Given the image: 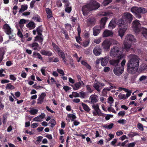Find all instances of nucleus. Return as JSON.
Masks as SVG:
<instances>
[{
	"label": "nucleus",
	"instance_id": "obj_1",
	"mask_svg": "<svg viewBox=\"0 0 147 147\" xmlns=\"http://www.w3.org/2000/svg\"><path fill=\"white\" fill-rule=\"evenodd\" d=\"M139 65L138 57L134 55L128 61L127 64L128 71L131 74H134L137 70Z\"/></svg>",
	"mask_w": 147,
	"mask_h": 147
},
{
	"label": "nucleus",
	"instance_id": "obj_2",
	"mask_svg": "<svg viewBox=\"0 0 147 147\" xmlns=\"http://www.w3.org/2000/svg\"><path fill=\"white\" fill-rule=\"evenodd\" d=\"M123 49L121 47L114 46L111 49L110 52V55L112 57H116L121 59L123 58Z\"/></svg>",
	"mask_w": 147,
	"mask_h": 147
},
{
	"label": "nucleus",
	"instance_id": "obj_3",
	"mask_svg": "<svg viewBox=\"0 0 147 147\" xmlns=\"http://www.w3.org/2000/svg\"><path fill=\"white\" fill-rule=\"evenodd\" d=\"M133 17V15L130 13L125 12L123 14L122 18L118 20V23L122 24L128 26V24L132 21Z\"/></svg>",
	"mask_w": 147,
	"mask_h": 147
},
{
	"label": "nucleus",
	"instance_id": "obj_4",
	"mask_svg": "<svg viewBox=\"0 0 147 147\" xmlns=\"http://www.w3.org/2000/svg\"><path fill=\"white\" fill-rule=\"evenodd\" d=\"M136 40L134 36L132 35L127 34L125 36L124 42L125 49L128 50L131 47L132 44L134 43Z\"/></svg>",
	"mask_w": 147,
	"mask_h": 147
},
{
	"label": "nucleus",
	"instance_id": "obj_5",
	"mask_svg": "<svg viewBox=\"0 0 147 147\" xmlns=\"http://www.w3.org/2000/svg\"><path fill=\"white\" fill-rule=\"evenodd\" d=\"M131 11L135 14L138 13H145L147 12V10L144 8L134 7L131 8Z\"/></svg>",
	"mask_w": 147,
	"mask_h": 147
},
{
	"label": "nucleus",
	"instance_id": "obj_6",
	"mask_svg": "<svg viewBox=\"0 0 147 147\" xmlns=\"http://www.w3.org/2000/svg\"><path fill=\"white\" fill-rule=\"evenodd\" d=\"M118 23L119 26V29L118 31V34L122 38L124 36L128 26L122 24Z\"/></svg>",
	"mask_w": 147,
	"mask_h": 147
},
{
	"label": "nucleus",
	"instance_id": "obj_7",
	"mask_svg": "<svg viewBox=\"0 0 147 147\" xmlns=\"http://www.w3.org/2000/svg\"><path fill=\"white\" fill-rule=\"evenodd\" d=\"M88 3L92 10L97 9L100 6L99 3L94 0H91Z\"/></svg>",
	"mask_w": 147,
	"mask_h": 147
},
{
	"label": "nucleus",
	"instance_id": "obj_8",
	"mask_svg": "<svg viewBox=\"0 0 147 147\" xmlns=\"http://www.w3.org/2000/svg\"><path fill=\"white\" fill-rule=\"evenodd\" d=\"M52 46L55 51L58 54L59 57L65 54L63 50L60 47L57 45L55 43L52 42Z\"/></svg>",
	"mask_w": 147,
	"mask_h": 147
},
{
	"label": "nucleus",
	"instance_id": "obj_9",
	"mask_svg": "<svg viewBox=\"0 0 147 147\" xmlns=\"http://www.w3.org/2000/svg\"><path fill=\"white\" fill-rule=\"evenodd\" d=\"M133 28L136 33L140 31V24L139 21L136 20L133 21L132 23Z\"/></svg>",
	"mask_w": 147,
	"mask_h": 147
},
{
	"label": "nucleus",
	"instance_id": "obj_10",
	"mask_svg": "<svg viewBox=\"0 0 147 147\" xmlns=\"http://www.w3.org/2000/svg\"><path fill=\"white\" fill-rule=\"evenodd\" d=\"M82 10L84 16L87 15L89 12L92 11L88 3L83 6Z\"/></svg>",
	"mask_w": 147,
	"mask_h": 147
},
{
	"label": "nucleus",
	"instance_id": "obj_11",
	"mask_svg": "<svg viewBox=\"0 0 147 147\" xmlns=\"http://www.w3.org/2000/svg\"><path fill=\"white\" fill-rule=\"evenodd\" d=\"M92 108L94 109L98 116L105 117L106 114L102 113L99 108V106L98 104H93L92 106Z\"/></svg>",
	"mask_w": 147,
	"mask_h": 147
},
{
	"label": "nucleus",
	"instance_id": "obj_12",
	"mask_svg": "<svg viewBox=\"0 0 147 147\" xmlns=\"http://www.w3.org/2000/svg\"><path fill=\"white\" fill-rule=\"evenodd\" d=\"M84 85L83 81H81L76 82L74 85H71V86L72 87L74 90H76L81 88L82 86H84Z\"/></svg>",
	"mask_w": 147,
	"mask_h": 147
},
{
	"label": "nucleus",
	"instance_id": "obj_13",
	"mask_svg": "<svg viewBox=\"0 0 147 147\" xmlns=\"http://www.w3.org/2000/svg\"><path fill=\"white\" fill-rule=\"evenodd\" d=\"M124 71V68H121L120 66H116L113 69L114 74L117 76H120Z\"/></svg>",
	"mask_w": 147,
	"mask_h": 147
},
{
	"label": "nucleus",
	"instance_id": "obj_14",
	"mask_svg": "<svg viewBox=\"0 0 147 147\" xmlns=\"http://www.w3.org/2000/svg\"><path fill=\"white\" fill-rule=\"evenodd\" d=\"M77 31L78 32V36L76 37V41L80 45L82 44V43L80 41L82 40V38L80 37V34L81 31V28L79 24H78L77 28Z\"/></svg>",
	"mask_w": 147,
	"mask_h": 147
},
{
	"label": "nucleus",
	"instance_id": "obj_15",
	"mask_svg": "<svg viewBox=\"0 0 147 147\" xmlns=\"http://www.w3.org/2000/svg\"><path fill=\"white\" fill-rule=\"evenodd\" d=\"M3 28L4 32L8 35H10L12 33V30L11 29L9 26L7 24H5L3 26Z\"/></svg>",
	"mask_w": 147,
	"mask_h": 147
},
{
	"label": "nucleus",
	"instance_id": "obj_16",
	"mask_svg": "<svg viewBox=\"0 0 147 147\" xmlns=\"http://www.w3.org/2000/svg\"><path fill=\"white\" fill-rule=\"evenodd\" d=\"M102 52V49L99 45L95 47L93 50L94 54L96 56L100 55Z\"/></svg>",
	"mask_w": 147,
	"mask_h": 147
},
{
	"label": "nucleus",
	"instance_id": "obj_17",
	"mask_svg": "<svg viewBox=\"0 0 147 147\" xmlns=\"http://www.w3.org/2000/svg\"><path fill=\"white\" fill-rule=\"evenodd\" d=\"M102 28L100 26H95L93 28V34L94 36H97L100 32V31Z\"/></svg>",
	"mask_w": 147,
	"mask_h": 147
},
{
	"label": "nucleus",
	"instance_id": "obj_18",
	"mask_svg": "<svg viewBox=\"0 0 147 147\" xmlns=\"http://www.w3.org/2000/svg\"><path fill=\"white\" fill-rule=\"evenodd\" d=\"M111 45V43L108 40H105L102 44V47L104 49L107 50L109 49Z\"/></svg>",
	"mask_w": 147,
	"mask_h": 147
},
{
	"label": "nucleus",
	"instance_id": "obj_19",
	"mask_svg": "<svg viewBox=\"0 0 147 147\" xmlns=\"http://www.w3.org/2000/svg\"><path fill=\"white\" fill-rule=\"evenodd\" d=\"M29 46L33 49L34 51H39L41 49L37 42H34L29 45Z\"/></svg>",
	"mask_w": 147,
	"mask_h": 147
},
{
	"label": "nucleus",
	"instance_id": "obj_20",
	"mask_svg": "<svg viewBox=\"0 0 147 147\" xmlns=\"http://www.w3.org/2000/svg\"><path fill=\"white\" fill-rule=\"evenodd\" d=\"M118 59H113L111 60H110L109 62L110 65L114 66L116 67V66H120L119 64V63L120 62V60L121 59H120L119 58H117Z\"/></svg>",
	"mask_w": 147,
	"mask_h": 147
},
{
	"label": "nucleus",
	"instance_id": "obj_21",
	"mask_svg": "<svg viewBox=\"0 0 147 147\" xmlns=\"http://www.w3.org/2000/svg\"><path fill=\"white\" fill-rule=\"evenodd\" d=\"M96 20L94 17H90L87 20L86 22L90 25L94 26L95 24Z\"/></svg>",
	"mask_w": 147,
	"mask_h": 147
},
{
	"label": "nucleus",
	"instance_id": "obj_22",
	"mask_svg": "<svg viewBox=\"0 0 147 147\" xmlns=\"http://www.w3.org/2000/svg\"><path fill=\"white\" fill-rule=\"evenodd\" d=\"M46 96V94L45 93H42L39 96L38 99L37 103L38 104H41L43 102L45 97Z\"/></svg>",
	"mask_w": 147,
	"mask_h": 147
},
{
	"label": "nucleus",
	"instance_id": "obj_23",
	"mask_svg": "<svg viewBox=\"0 0 147 147\" xmlns=\"http://www.w3.org/2000/svg\"><path fill=\"white\" fill-rule=\"evenodd\" d=\"M109 60V57L106 56L101 59V65L103 66H105L108 63Z\"/></svg>",
	"mask_w": 147,
	"mask_h": 147
},
{
	"label": "nucleus",
	"instance_id": "obj_24",
	"mask_svg": "<svg viewBox=\"0 0 147 147\" xmlns=\"http://www.w3.org/2000/svg\"><path fill=\"white\" fill-rule=\"evenodd\" d=\"M43 36L37 35L35 38L34 41H38L42 45L43 41Z\"/></svg>",
	"mask_w": 147,
	"mask_h": 147
},
{
	"label": "nucleus",
	"instance_id": "obj_25",
	"mask_svg": "<svg viewBox=\"0 0 147 147\" xmlns=\"http://www.w3.org/2000/svg\"><path fill=\"white\" fill-rule=\"evenodd\" d=\"M107 19V17H103L101 19L100 25V26L102 28H104Z\"/></svg>",
	"mask_w": 147,
	"mask_h": 147
},
{
	"label": "nucleus",
	"instance_id": "obj_26",
	"mask_svg": "<svg viewBox=\"0 0 147 147\" xmlns=\"http://www.w3.org/2000/svg\"><path fill=\"white\" fill-rule=\"evenodd\" d=\"M113 34V33L111 31L106 30H105L103 34V36L104 37H107L111 36Z\"/></svg>",
	"mask_w": 147,
	"mask_h": 147
},
{
	"label": "nucleus",
	"instance_id": "obj_27",
	"mask_svg": "<svg viewBox=\"0 0 147 147\" xmlns=\"http://www.w3.org/2000/svg\"><path fill=\"white\" fill-rule=\"evenodd\" d=\"M5 54V51L3 48H0V65L3 58V56Z\"/></svg>",
	"mask_w": 147,
	"mask_h": 147
},
{
	"label": "nucleus",
	"instance_id": "obj_28",
	"mask_svg": "<svg viewBox=\"0 0 147 147\" xmlns=\"http://www.w3.org/2000/svg\"><path fill=\"white\" fill-rule=\"evenodd\" d=\"M26 26L30 29H33L36 27L35 23L32 21H30L28 23L26 24Z\"/></svg>",
	"mask_w": 147,
	"mask_h": 147
},
{
	"label": "nucleus",
	"instance_id": "obj_29",
	"mask_svg": "<svg viewBox=\"0 0 147 147\" xmlns=\"http://www.w3.org/2000/svg\"><path fill=\"white\" fill-rule=\"evenodd\" d=\"M100 82H97L96 83H94L93 85V87L98 92H100Z\"/></svg>",
	"mask_w": 147,
	"mask_h": 147
},
{
	"label": "nucleus",
	"instance_id": "obj_30",
	"mask_svg": "<svg viewBox=\"0 0 147 147\" xmlns=\"http://www.w3.org/2000/svg\"><path fill=\"white\" fill-rule=\"evenodd\" d=\"M46 11L47 13V16L48 18H49L51 17H53L52 11L50 9L46 8Z\"/></svg>",
	"mask_w": 147,
	"mask_h": 147
},
{
	"label": "nucleus",
	"instance_id": "obj_31",
	"mask_svg": "<svg viewBox=\"0 0 147 147\" xmlns=\"http://www.w3.org/2000/svg\"><path fill=\"white\" fill-rule=\"evenodd\" d=\"M36 31L38 35L42 36V33L43 31V28L42 26H39L36 28Z\"/></svg>",
	"mask_w": 147,
	"mask_h": 147
},
{
	"label": "nucleus",
	"instance_id": "obj_32",
	"mask_svg": "<svg viewBox=\"0 0 147 147\" xmlns=\"http://www.w3.org/2000/svg\"><path fill=\"white\" fill-rule=\"evenodd\" d=\"M90 102L92 104H94L97 102L98 100L94 96L92 95L90 97Z\"/></svg>",
	"mask_w": 147,
	"mask_h": 147
},
{
	"label": "nucleus",
	"instance_id": "obj_33",
	"mask_svg": "<svg viewBox=\"0 0 147 147\" xmlns=\"http://www.w3.org/2000/svg\"><path fill=\"white\" fill-rule=\"evenodd\" d=\"M82 65L84 66L87 69L90 70L91 69V66L88 63L84 61H81Z\"/></svg>",
	"mask_w": 147,
	"mask_h": 147
},
{
	"label": "nucleus",
	"instance_id": "obj_34",
	"mask_svg": "<svg viewBox=\"0 0 147 147\" xmlns=\"http://www.w3.org/2000/svg\"><path fill=\"white\" fill-rule=\"evenodd\" d=\"M70 19H71V21L72 22V27H74L76 23L75 22H76L77 20V19L76 18L73 16H71L70 18Z\"/></svg>",
	"mask_w": 147,
	"mask_h": 147
},
{
	"label": "nucleus",
	"instance_id": "obj_35",
	"mask_svg": "<svg viewBox=\"0 0 147 147\" xmlns=\"http://www.w3.org/2000/svg\"><path fill=\"white\" fill-rule=\"evenodd\" d=\"M141 33L143 36L145 38L147 37V29L143 28L141 29Z\"/></svg>",
	"mask_w": 147,
	"mask_h": 147
},
{
	"label": "nucleus",
	"instance_id": "obj_36",
	"mask_svg": "<svg viewBox=\"0 0 147 147\" xmlns=\"http://www.w3.org/2000/svg\"><path fill=\"white\" fill-rule=\"evenodd\" d=\"M28 8V6L27 5H22L21 8L19 10V12L20 13H22L25 10L27 9Z\"/></svg>",
	"mask_w": 147,
	"mask_h": 147
},
{
	"label": "nucleus",
	"instance_id": "obj_37",
	"mask_svg": "<svg viewBox=\"0 0 147 147\" xmlns=\"http://www.w3.org/2000/svg\"><path fill=\"white\" fill-rule=\"evenodd\" d=\"M82 105L83 107L84 110L86 111L89 112L90 111V109L87 105L82 103Z\"/></svg>",
	"mask_w": 147,
	"mask_h": 147
},
{
	"label": "nucleus",
	"instance_id": "obj_38",
	"mask_svg": "<svg viewBox=\"0 0 147 147\" xmlns=\"http://www.w3.org/2000/svg\"><path fill=\"white\" fill-rule=\"evenodd\" d=\"M90 41V39H88L83 42L81 45H82L84 47H86L88 45Z\"/></svg>",
	"mask_w": 147,
	"mask_h": 147
},
{
	"label": "nucleus",
	"instance_id": "obj_39",
	"mask_svg": "<svg viewBox=\"0 0 147 147\" xmlns=\"http://www.w3.org/2000/svg\"><path fill=\"white\" fill-rule=\"evenodd\" d=\"M32 19L33 20H36V22H40L41 18L40 16L38 15H36L33 16Z\"/></svg>",
	"mask_w": 147,
	"mask_h": 147
},
{
	"label": "nucleus",
	"instance_id": "obj_40",
	"mask_svg": "<svg viewBox=\"0 0 147 147\" xmlns=\"http://www.w3.org/2000/svg\"><path fill=\"white\" fill-rule=\"evenodd\" d=\"M49 123L51 124L50 127L52 128H53L56 124L55 120L54 119H52L49 122Z\"/></svg>",
	"mask_w": 147,
	"mask_h": 147
},
{
	"label": "nucleus",
	"instance_id": "obj_41",
	"mask_svg": "<svg viewBox=\"0 0 147 147\" xmlns=\"http://www.w3.org/2000/svg\"><path fill=\"white\" fill-rule=\"evenodd\" d=\"M112 1V0H104L102 4L104 6H106Z\"/></svg>",
	"mask_w": 147,
	"mask_h": 147
},
{
	"label": "nucleus",
	"instance_id": "obj_42",
	"mask_svg": "<svg viewBox=\"0 0 147 147\" xmlns=\"http://www.w3.org/2000/svg\"><path fill=\"white\" fill-rule=\"evenodd\" d=\"M5 88L6 89L12 90L14 89L15 88L11 83H9L7 85Z\"/></svg>",
	"mask_w": 147,
	"mask_h": 147
},
{
	"label": "nucleus",
	"instance_id": "obj_43",
	"mask_svg": "<svg viewBox=\"0 0 147 147\" xmlns=\"http://www.w3.org/2000/svg\"><path fill=\"white\" fill-rule=\"evenodd\" d=\"M8 114L5 113L3 115V124H5L7 122Z\"/></svg>",
	"mask_w": 147,
	"mask_h": 147
},
{
	"label": "nucleus",
	"instance_id": "obj_44",
	"mask_svg": "<svg viewBox=\"0 0 147 147\" xmlns=\"http://www.w3.org/2000/svg\"><path fill=\"white\" fill-rule=\"evenodd\" d=\"M38 110L36 109H33L30 110L29 112L32 115H34L37 114L38 112Z\"/></svg>",
	"mask_w": 147,
	"mask_h": 147
},
{
	"label": "nucleus",
	"instance_id": "obj_45",
	"mask_svg": "<svg viewBox=\"0 0 147 147\" xmlns=\"http://www.w3.org/2000/svg\"><path fill=\"white\" fill-rule=\"evenodd\" d=\"M118 97L119 99L120 100H125L127 99L125 96V95L124 94H123L121 93L119 94L118 96Z\"/></svg>",
	"mask_w": 147,
	"mask_h": 147
},
{
	"label": "nucleus",
	"instance_id": "obj_46",
	"mask_svg": "<svg viewBox=\"0 0 147 147\" xmlns=\"http://www.w3.org/2000/svg\"><path fill=\"white\" fill-rule=\"evenodd\" d=\"M67 117L69 118H72L71 119L72 121H74V119L76 118V116L75 115L72 114H69L67 115Z\"/></svg>",
	"mask_w": 147,
	"mask_h": 147
},
{
	"label": "nucleus",
	"instance_id": "obj_47",
	"mask_svg": "<svg viewBox=\"0 0 147 147\" xmlns=\"http://www.w3.org/2000/svg\"><path fill=\"white\" fill-rule=\"evenodd\" d=\"M115 22L114 21L111 20L109 24V26L112 28H114L115 26Z\"/></svg>",
	"mask_w": 147,
	"mask_h": 147
},
{
	"label": "nucleus",
	"instance_id": "obj_48",
	"mask_svg": "<svg viewBox=\"0 0 147 147\" xmlns=\"http://www.w3.org/2000/svg\"><path fill=\"white\" fill-rule=\"evenodd\" d=\"M79 94H80V97L82 98H85L86 95V92L84 91H81L79 93Z\"/></svg>",
	"mask_w": 147,
	"mask_h": 147
},
{
	"label": "nucleus",
	"instance_id": "obj_49",
	"mask_svg": "<svg viewBox=\"0 0 147 147\" xmlns=\"http://www.w3.org/2000/svg\"><path fill=\"white\" fill-rule=\"evenodd\" d=\"M18 31L17 33V35L20 38H22L24 37V36L23 35L22 33L21 32L20 30V29H18Z\"/></svg>",
	"mask_w": 147,
	"mask_h": 147
},
{
	"label": "nucleus",
	"instance_id": "obj_50",
	"mask_svg": "<svg viewBox=\"0 0 147 147\" xmlns=\"http://www.w3.org/2000/svg\"><path fill=\"white\" fill-rule=\"evenodd\" d=\"M114 99L111 96H110L108 98L107 102L109 104H111L113 102Z\"/></svg>",
	"mask_w": 147,
	"mask_h": 147
},
{
	"label": "nucleus",
	"instance_id": "obj_51",
	"mask_svg": "<svg viewBox=\"0 0 147 147\" xmlns=\"http://www.w3.org/2000/svg\"><path fill=\"white\" fill-rule=\"evenodd\" d=\"M137 127L141 131L144 130V128L143 125L140 123H138L137 125Z\"/></svg>",
	"mask_w": 147,
	"mask_h": 147
},
{
	"label": "nucleus",
	"instance_id": "obj_52",
	"mask_svg": "<svg viewBox=\"0 0 147 147\" xmlns=\"http://www.w3.org/2000/svg\"><path fill=\"white\" fill-rule=\"evenodd\" d=\"M86 88L87 90L89 92L91 93L93 92V90L92 89L90 86L89 85H87L86 86Z\"/></svg>",
	"mask_w": 147,
	"mask_h": 147
},
{
	"label": "nucleus",
	"instance_id": "obj_53",
	"mask_svg": "<svg viewBox=\"0 0 147 147\" xmlns=\"http://www.w3.org/2000/svg\"><path fill=\"white\" fill-rule=\"evenodd\" d=\"M125 111H120L118 113V115L119 116H121L122 117H123L125 115Z\"/></svg>",
	"mask_w": 147,
	"mask_h": 147
},
{
	"label": "nucleus",
	"instance_id": "obj_54",
	"mask_svg": "<svg viewBox=\"0 0 147 147\" xmlns=\"http://www.w3.org/2000/svg\"><path fill=\"white\" fill-rule=\"evenodd\" d=\"M19 23L20 24H26L27 23L26 20L24 19H22L20 20Z\"/></svg>",
	"mask_w": 147,
	"mask_h": 147
},
{
	"label": "nucleus",
	"instance_id": "obj_55",
	"mask_svg": "<svg viewBox=\"0 0 147 147\" xmlns=\"http://www.w3.org/2000/svg\"><path fill=\"white\" fill-rule=\"evenodd\" d=\"M32 87L36 89H38L39 88H43L44 87H43L41 86H37V84L36 83L34 85L32 86Z\"/></svg>",
	"mask_w": 147,
	"mask_h": 147
},
{
	"label": "nucleus",
	"instance_id": "obj_56",
	"mask_svg": "<svg viewBox=\"0 0 147 147\" xmlns=\"http://www.w3.org/2000/svg\"><path fill=\"white\" fill-rule=\"evenodd\" d=\"M18 7L17 5H15V6H14V7L13 8V14L15 15L17 13V10L18 9Z\"/></svg>",
	"mask_w": 147,
	"mask_h": 147
},
{
	"label": "nucleus",
	"instance_id": "obj_57",
	"mask_svg": "<svg viewBox=\"0 0 147 147\" xmlns=\"http://www.w3.org/2000/svg\"><path fill=\"white\" fill-rule=\"evenodd\" d=\"M73 96L74 97H80V95L79 93H78L77 92H72Z\"/></svg>",
	"mask_w": 147,
	"mask_h": 147
},
{
	"label": "nucleus",
	"instance_id": "obj_58",
	"mask_svg": "<svg viewBox=\"0 0 147 147\" xmlns=\"http://www.w3.org/2000/svg\"><path fill=\"white\" fill-rule=\"evenodd\" d=\"M113 117V115L107 114L106 116L105 117V119L106 120H109L111 117Z\"/></svg>",
	"mask_w": 147,
	"mask_h": 147
},
{
	"label": "nucleus",
	"instance_id": "obj_59",
	"mask_svg": "<svg viewBox=\"0 0 147 147\" xmlns=\"http://www.w3.org/2000/svg\"><path fill=\"white\" fill-rule=\"evenodd\" d=\"M65 11L68 13H70L71 11V7H65Z\"/></svg>",
	"mask_w": 147,
	"mask_h": 147
},
{
	"label": "nucleus",
	"instance_id": "obj_60",
	"mask_svg": "<svg viewBox=\"0 0 147 147\" xmlns=\"http://www.w3.org/2000/svg\"><path fill=\"white\" fill-rule=\"evenodd\" d=\"M33 120L34 121H41V119L40 118L39 116H37L34 118Z\"/></svg>",
	"mask_w": 147,
	"mask_h": 147
},
{
	"label": "nucleus",
	"instance_id": "obj_61",
	"mask_svg": "<svg viewBox=\"0 0 147 147\" xmlns=\"http://www.w3.org/2000/svg\"><path fill=\"white\" fill-rule=\"evenodd\" d=\"M36 2V0H32V1L30 2V7L32 8L34 7V4Z\"/></svg>",
	"mask_w": 147,
	"mask_h": 147
},
{
	"label": "nucleus",
	"instance_id": "obj_62",
	"mask_svg": "<svg viewBox=\"0 0 147 147\" xmlns=\"http://www.w3.org/2000/svg\"><path fill=\"white\" fill-rule=\"evenodd\" d=\"M117 122L118 123L122 124H125L126 123V120L123 119L119 120Z\"/></svg>",
	"mask_w": 147,
	"mask_h": 147
},
{
	"label": "nucleus",
	"instance_id": "obj_63",
	"mask_svg": "<svg viewBox=\"0 0 147 147\" xmlns=\"http://www.w3.org/2000/svg\"><path fill=\"white\" fill-rule=\"evenodd\" d=\"M63 88L65 92H67L68 90L71 89V88L67 86H64Z\"/></svg>",
	"mask_w": 147,
	"mask_h": 147
},
{
	"label": "nucleus",
	"instance_id": "obj_64",
	"mask_svg": "<svg viewBox=\"0 0 147 147\" xmlns=\"http://www.w3.org/2000/svg\"><path fill=\"white\" fill-rule=\"evenodd\" d=\"M10 79L12 80H13L14 81H15L16 78L13 75H10L9 76Z\"/></svg>",
	"mask_w": 147,
	"mask_h": 147
}]
</instances>
